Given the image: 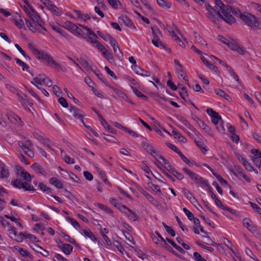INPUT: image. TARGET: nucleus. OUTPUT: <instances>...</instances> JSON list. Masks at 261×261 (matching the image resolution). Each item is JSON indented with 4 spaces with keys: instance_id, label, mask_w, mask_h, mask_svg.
<instances>
[{
    "instance_id": "obj_1",
    "label": "nucleus",
    "mask_w": 261,
    "mask_h": 261,
    "mask_svg": "<svg viewBox=\"0 0 261 261\" xmlns=\"http://www.w3.org/2000/svg\"><path fill=\"white\" fill-rule=\"evenodd\" d=\"M30 49L36 56V58L40 60L43 59L46 61L49 66H54L56 69H59L60 65L57 63L53 59L52 56L44 51H40L36 48L33 44H28Z\"/></svg>"
},
{
    "instance_id": "obj_2",
    "label": "nucleus",
    "mask_w": 261,
    "mask_h": 261,
    "mask_svg": "<svg viewBox=\"0 0 261 261\" xmlns=\"http://www.w3.org/2000/svg\"><path fill=\"white\" fill-rule=\"evenodd\" d=\"M22 177L25 182H22L20 179H15L11 181L12 185L18 189L22 188L24 191H35V189L31 186L29 182L31 181L32 178L34 177L28 172L25 171L23 174L20 176Z\"/></svg>"
},
{
    "instance_id": "obj_3",
    "label": "nucleus",
    "mask_w": 261,
    "mask_h": 261,
    "mask_svg": "<svg viewBox=\"0 0 261 261\" xmlns=\"http://www.w3.org/2000/svg\"><path fill=\"white\" fill-rule=\"evenodd\" d=\"M241 20L253 30H261V23L257 17L249 13H244V15L241 16Z\"/></svg>"
},
{
    "instance_id": "obj_4",
    "label": "nucleus",
    "mask_w": 261,
    "mask_h": 261,
    "mask_svg": "<svg viewBox=\"0 0 261 261\" xmlns=\"http://www.w3.org/2000/svg\"><path fill=\"white\" fill-rule=\"evenodd\" d=\"M207 17L213 22L216 23V21H220L223 19V16L218 10L217 7H214L206 13Z\"/></svg>"
},
{
    "instance_id": "obj_5",
    "label": "nucleus",
    "mask_w": 261,
    "mask_h": 261,
    "mask_svg": "<svg viewBox=\"0 0 261 261\" xmlns=\"http://www.w3.org/2000/svg\"><path fill=\"white\" fill-rule=\"evenodd\" d=\"M232 7L230 6L229 5L226 6V10L225 11L226 14H224L223 16V19L222 20L225 21L227 23L231 24L236 22V19L234 17L230 14L232 12Z\"/></svg>"
},
{
    "instance_id": "obj_6",
    "label": "nucleus",
    "mask_w": 261,
    "mask_h": 261,
    "mask_svg": "<svg viewBox=\"0 0 261 261\" xmlns=\"http://www.w3.org/2000/svg\"><path fill=\"white\" fill-rule=\"evenodd\" d=\"M252 223V221L248 218H245L243 220V224L251 232L255 233L257 231V226L252 225L250 224Z\"/></svg>"
},
{
    "instance_id": "obj_7",
    "label": "nucleus",
    "mask_w": 261,
    "mask_h": 261,
    "mask_svg": "<svg viewBox=\"0 0 261 261\" xmlns=\"http://www.w3.org/2000/svg\"><path fill=\"white\" fill-rule=\"evenodd\" d=\"M69 110L71 113H73V115L75 118H82V115H84V113L83 111L72 105L70 106Z\"/></svg>"
},
{
    "instance_id": "obj_8",
    "label": "nucleus",
    "mask_w": 261,
    "mask_h": 261,
    "mask_svg": "<svg viewBox=\"0 0 261 261\" xmlns=\"http://www.w3.org/2000/svg\"><path fill=\"white\" fill-rule=\"evenodd\" d=\"M160 246L163 248L164 249H166V250L168 251L169 252L172 253L173 254H174L175 256L184 259L183 257L180 255L179 254H178L176 251H175L173 248L169 245L166 242L164 243H162L160 244Z\"/></svg>"
},
{
    "instance_id": "obj_9",
    "label": "nucleus",
    "mask_w": 261,
    "mask_h": 261,
    "mask_svg": "<svg viewBox=\"0 0 261 261\" xmlns=\"http://www.w3.org/2000/svg\"><path fill=\"white\" fill-rule=\"evenodd\" d=\"M31 11L33 12L31 13L28 17L32 21L33 23H37L39 22V19H40V16L39 14L34 10V9H32Z\"/></svg>"
},
{
    "instance_id": "obj_10",
    "label": "nucleus",
    "mask_w": 261,
    "mask_h": 261,
    "mask_svg": "<svg viewBox=\"0 0 261 261\" xmlns=\"http://www.w3.org/2000/svg\"><path fill=\"white\" fill-rule=\"evenodd\" d=\"M201 59L202 61V62L204 63V64L210 69L213 70L215 72L217 73L218 74H220V71L218 70V68L213 65L212 64H211L208 62V61H207V60L203 57H201Z\"/></svg>"
},
{
    "instance_id": "obj_11",
    "label": "nucleus",
    "mask_w": 261,
    "mask_h": 261,
    "mask_svg": "<svg viewBox=\"0 0 261 261\" xmlns=\"http://www.w3.org/2000/svg\"><path fill=\"white\" fill-rule=\"evenodd\" d=\"M118 21L120 23H123L128 27H131L133 22L126 15H122L118 18Z\"/></svg>"
},
{
    "instance_id": "obj_12",
    "label": "nucleus",
    "mask_w": 261,
    "mask_h": 261,
    "mask_svg": "<svg viewBox=\"0 0 261 261\" xmlns=\"http://www.w3.org/2000/svg\"><path fill=\"white\" fill-rule=\"evenodd\" d=\"M58 247L60 248L62 251L66 254H70L72 251L73 247L69 244H64L61 245H58Z\"/></svg>"
},
{
    "instance_id": "obj_13",
    "label": "nucleus",
    "mask_w": 261,
    "mask_h": 261,
    "mask_svg": "<svg viewBox=\"0 0 261 261\" xmlns=\"http://www.w3.org/2000/svg\"><path fill=\"white\" fill-rule=\"evenodd\" d=\"M141 145L147 152L150 154L153 157H155L154 155L155 150L151 145L145 142H142Z\"/></svg>"
},
{
    "instance_id": "obj_14",
    "label": "nucleus",
    "mask_w": 261,
    "mask_h": 261,
    "mask_svg": "<svg viewBox=\"0 0 261 261\" xmlns=\"http://www.w3.org/2000/svg\"><path fill=\"white\" fill-rule=\"evenodd\" d=\"M109 202L119 210H122V208H127V206L118 202L117 200L114 198H110Z\"/></svg>"
},
{
    "instance_id": "obj_15",
    "label": "nucleus",
    "mask_w": 261,
    "mask_h": 261,
    "mask_svg": "<svg viewBox=\"0 0 261 261\" xmlns=\"http://www.w3.org/2000/svg\"><path fill=\"white\" fill-rule=\"evenodd\" d=\"M49 181L50 184L55 186L56 188L58 189H63V185L62 183L58 180L56 177H51L49 179Z\"/></svg>"
},
{
    "instance_id": "obj_16",
    "label": "nucleus",
    "mask_w": 261,
    "mask_h": 261,
    "mask_svg": "<svg viewBox=\"0 0 261 261\" xmlns=\"http://www.w3.org/2000/svg\"><path fill=\"white\" fill-rule=\"evenodd\" d=\"M136 70H134L136 74L143 76H149L151 75L150 71L144 70L140 67L137 66Z\"/></svg>"
},
{
    "instance_id": "obj_17",
    "label": "nucleus",
    "mask_w": 261,
    "mask_h": 261,
    "mask_svg": "<svg viewBox=\"0 0 261 261\" xmlns=\"http://www.w3.org/2000/svg\"><path fill=\"white\" fill-rule=\"evenodd\" d=\"M92 71L94 73V74L97 76V77L107 86L109 87V88H112V86L109 84V83L107 82L106 79L103 76L102 74L100 73L98 70L93 69Z\"/></svg>"
},
{
    "instance_id": "obj_18",
    "label": "nucleus",
    "mask_w": 261,
    "mask_h": 261,
    "mask_svg": "<svg viewBox=\"0 0 261 261\" xmlns=\"http://www.w3.org/2000/svg\"><path fill=\"white\" fill-rule=\"evenodd\" d=\"M152 31V34L153 36V38L152 39H156L158 40L160 39L159 35L162 36V33L159 30L156 26H153L151 28Z\"/></svg>"
},
{
    "instance_id": "obj_19",
    "label": "nucleus",
    "mask_w": 261,
    "mask_h": 261,
    "mask_svg": "<svg viewBox=\"0 0 261 261\" xmlns=\"http://www.w3.org/2000/svg\"><path fill=\"white\" fill-rule=\"evenodd\" d=\"M77 61L82 65V66L86 69L88 71H92L93 70L92 67L89 65L88 62L84 59L81 58L80 59H76Z\"/></svg>"
},
{
    "instance_id": "obj_20",
    "label": "nucleus",
    "mask_w": 261,
    "mask_h": 261,
    "mask_svg": "<svg viewBox=\"0 0 261 261\" xmlns=\"http://www.w3.org/2000/svg\"><path fill=\"white\" fill-rule=\"evenodd\" d=\"M31 167L37 173H40L43 175H46V172L44 169L37 163H34L31 166Z\"/></svg>"
},
{
    "instance_id": "obj_21",
    "label": "nucleus",
    "mask_w": 261,
    "mask_h": 261,
    "mask_svg": "<svg viewBox=\"0 0 261 261\" xmlns=\"http://www.w3.org/2000/svg\"><path fill=\"white\" fill-rule=\"evenodd\" d=\"M172 135L174 136V138L177 139L179 142L182 143H186L187 139L184 136L181 135L175 130H173L172 132Z\"/></svg>"
},
{
    "instance_id": "obj_22",
    "label": "nucleus",
    "mask_w": 261,
    "mask_h": 261,
    "mask_svg": "<svg viewBox=\"0 0 261 261\" xmlns=\"http://www.w3.org/2000/svg\"><path fill=\"white\" fill-rule=\"evenodd\" d=\"M127 211L130 213V214H128L126 212H124V215L127 217L130 220H133L135 221L137 220V214L134 212L133 211L130 210L129 208L127 207Z\"/></svg>"
},
{
    "instance_id": "obj_23",
    "label": "nucleus",
    "mask_w": 261,
    "mask_h": 261,
    "mask_svg": "<svg viewBox=\"0 0 261 261\" xmlns=\"http://www.w3.org/2000/svg\"><path fill=\"white\" fill-rule=\"evenodd\" d=\"M93 35H88V37H85V38L91 43L96 44L98 42L96 40L98 37L94 32H93Z\"/></svg>"
},
{
    "instance_id": "obj_24",
    "label": "nucleus",
    "mask_w": 261,
    "mask_h": 261,
    "mask_svg": "<svg viewBox=\"0 0 261 261\" xmlns=\"http://www.w3.org/2000/svg\"><path fill=\"white\" fill-rule=\"evenodd\" d=\"M186 198L194 205L195 207H196L197 209L199 210V208L197 207L196 205H195V203H197V205H198L201 208H202V206L200 205V204L198 203L197 199L193 196L191 193H189V195L186 196Z\"/></svg>"
},
{
    "instance_id": "obj_25",
    "label": "nucleus",
    "mask_w": 261,
    "mask_h": 261,
    "mask_svg": "<svg viewBox=\"0 0 261 261\" xmlns=\"http://www.w3.org/2000/svg\"><path fill=\"white\" fill-rule=\"evenodd\" d=\"M216 93L221 97H224L225 99L229 100L231 98L230 97L226 94L224 91L220 89L215 90Z\"/></svg>"
},
{
    "instance_id": "obj_26",
    "label": "nucleus",
    "mask_w": 261,
    "mask_h": 261,
    "mask_svg": "<svg viewBox=\"0 0 261 261\" xmlns=\"http://www.w3.org/2000/svg\"><path fill=\"white\" fill-rule=\"evenodd\" d=\"M13 20L14 21V23H15V24L19 28V29H22V28H24V22H23V20L22 19V18H20V19H17V18H14L13 17Z\"/></svg>"
},
{
    "instance_id": "obj_27",
    "label": "nucleus",
    "mask_w": 261,
    "mask_h": 261,
    "mask_svg": "<svg viewBox=\"0 0 261 261\" xmlns=\"http://www.w3.org/2000/svg\"><path fill=\"white\" fill-rule=\"evenodd\" d=\"M38 187L44 192H47V193H53V190L50 188L47 187L45 184L42 182H40L38 185Z\"/></svg>"
},
{
    "instance_id": "obj_28",
    "label": "nucleus",
    "mask_w": 261,
    "mask_h": 261,
    "mask_svg": "<svg viewBox=\"0 0 261 261\" xmlns=\"http://www.w3.org/2000/svg\"><path fill=\"white\" fill-rule=\"evenodd\" d=\"M83 232L85 236L90 238L91 240L95 241L97 240L96 238L95 237L92 232L90 230H87L86 229L83 230Z\"/></svg>"
},
{
    "instance_id": "obj_29",
    "label": "nucleus",
    "mask_w": 261,
    "mask_h": 261,
    "mask_svg": "<svg viewBox=\"0 0 261 261\" xmlns=\"http://www.w3.org/2000/svg\"><path fill=\"white\" fill-rule=\"evenodd\" d=\"M203 238H205V242L206 245H212L214 246L219 247L221 245L220 244H217L214 242L208 236H203Z\"/></svg>"
},
{
    "instance_id": "obj_30",
    "label": "nucleus",
    "mask_w": 261,
    "mask_h": 261,
    "mask_svg": "<svg viewBox=\"0 0 261 261\" xmlns=\"http://www.w3.org/2000/svg\"><path fill=\"white\" fill-rule=\"evenodd\" d=\"M113 48V50L114 53L116 54L117 58L120 60V61H122L123 59V55L122 52L121 51V50L119 48V47L118 46V48L117 47H114Z\"/></svg>"
},
{
    "instance_id": "obj_31",
    "label": "nucleus",
    "mask_w": 261,
    "mask_h": 261,
    "mask_svg": "<svg viewBox=\"0 0 261 261\" xmlns=\"http://www.w3.org/2000/svg\"><path fill=\"white\" fill-rule=\"evenodd\" d=\"M243 169L239 166H234L233 169L232 170V172L234 175L237 176V173L240 175L243 174Z\"/></svg>"
},
{
    "instance_id": "obj_32",
    "label": "nucleus",
    "mask_w": 261,
    "mask_h": 261,
    "mask_svg": "<svg viewBox=\"0 0 261 261\" xmlns=\"http://www.w3.org/2000/svg\"><path fill=\"white\" fill-rule=\"evenodd\" d=\"M158 5L164 9H168L171 7V5L166 3L164 0H156Z\"/></svg>"
},
{
    "instance_id": "obj_33",
    "label": "nucleus",
    "mask_w": 261,
    "mask_h": 261,
    "mask_svg": "<svg viewBox=\"0 0 261 261\" xmlns=\"http://www.w3.org/2000/svg\"><path fill=\"white\" fill-rule=\"evenodd\" d=\"M66 219L70 222L71 224L75 229H76V230L79 229L80 227V224L76 220H75L74 219L72 218L68 217H66Z\"/></svg>"
},
{
    "instance_id": "obj_34",
    "label": "nucleus",
    "mask_w": 261,
    "mask_h": 261,
    "mask_svg": "<svg viewBox=\"0 0 261 261\" xmlns=\"http://www.w3.org/2000/svg\"><path fill=\"white\" fill-rule=\"evenodd\" d=\"M20 102L24 109H27L29 105L31 106V104H32L27 96H24V98L20 101Z\"/></svg>"
},
{
    "instance_id": "obj_35",
    "label": "nucleus",
    "mask_w": 261,
    "mask_h": 261,
    "mask_svg": "<svg viewBox=\"0 0 261 261\" xmlns=\"http://www.w3.org/2000/svg\"><path fill=\"white\" fill-rule=\"evenodd\" d=\"M107 41H109L110 42L113 48H114V47L118 48L119 45L116 39H114L111 35L110 36H108V39Z\"/></svg>"
},
{
    "instance_id": "obj_36",
    "label": "nucleus",
    "mask_w": 261,
    "mask_h": 261,
    "mask_svg": "<svg viewBox=\"0 0 261 261\" xmlns=\"http://www.w3.org/2000/svg\"><path fill=\"white\" fill-rule=\"evenodd\" d=\"M48 10H50L53 13L55 14L56 15H60L61 13L59 11V9L57 7L54 5V4L51 5L49 8H48Z\"/></svg>"
},
{
    "instance_id": "obj_37",
    "label": "nucleus",
    "mask_w": 261,
    "mask_h": 261,
    "mask_svg": "<svg viewBox=\"0 0 261 261\" xmlns=\"http://www.w3.org/2000/svg\"><path fill=\"white\" fill-rule=\"evenodd\" d=\"M15 60L16 63L22 67V69L23 71H24L25 69H28L29 68V66L20 59L15 58Z\"/></svg>"
},
{
    "instance_id": "obj_38",
    "label": "nucleus",
    "mask_w": 261,
    "mask_h": 261,
    "mask_svg": "<svg viewBox=\"0 0 261 261\" xmlns=\"http://www.w3.org/2000/svg\"><path fill=\"white\" fill-rule=\"evenodd\" d=\"M147 185L153 191L156 190V192H159L160 193V195H162L161 191V189L159 186L154 185L152 182H148Z\"/></svg>"
},
{
    "instance_id": "obj_39",
    "label": "nucleus",
    "mask_w": 261,
    "mask_h": 261,
    "mask_svg": "<svg viewBox=\"0 0 261 261\" xmlns=\"http://www.w3.org/2000/svg\"><path fill=\"white\" fill-rule=\"evenodd\" d=\"M69 176L70 177V178L73 180L74 181L77 182V183H81V180L80 179V178L76 176L74 173H73L71 171H67Z\"/></svg>"
},
{
    "instance_id": "obj_40",
    "label": "nucleus",
    "mask_w": 261,
    "mask_h": 261,
    "mask_svg": "<svg viewBox=\"0 0 261 261\" xmlns=\"http://www.w3.org/2000/svg\"><path fill=\"white\" fill-rule=\"evenodd\" d=\"M141 168L146 173L149 174V173H152L150 171L149 168L147 165V162L145 161L142 162V165L140 166Z\"/></svg>"
},
{
    "instance_id": "obj_41",
    "label": "nucleus",
    "mask_w": 261,
    "mask_h": 261,
    "mask_svg": "<svg viewBox=\"0 0 261 261\" xmlns=\"http://www.w3.org/2000/svg\"><path fill=\"white\" fill-rule=\"evenodd\" d=\"M227 45L231 48L232 50H235L238 48V46L239 45L237 42L233 41L232 42H228L227 43Z\"/></svg>"
},
{
    "instance_id": "obj_42",
    "label": "nucleus",
    "mask_w": 261,
    "mask_h": 261,
    "mask_svg": "<svg viewBox=\"0 0 261 261\" xmlns=\"http://www.w3.org/2000/svg\"><path fill=\"white\" fill-rule=\"evenodd\" d=\"M101 135L103 136V139L108 142H115V141L116 140V138L113 136L110 135H107L105 133L101 134Z\"/></svg>"
},
{
    "instance_id": "obj_43",
    "label": "nucleus",
    "mask_w": 261,
    "mask_h": 261,
    "mask_svg": "<svg viewBox=\"0 0 261 261\" xmlns=\"http://www.w3.org/2000/svg\"><path fill=\"white\" fill-rule=\"evenodd\" d=\"M120 98H121L124 100L130 103L132 105H134L135 103L130 99L129 98L122 92H119V94L118 95Z\"/></svg>"
},
{
    "instance_id": "obj_44",
    "label": "nucleus",
    "mask_w": 261,
    "mask_h": 261,
    "mask_svg": "<svg viewBox=\"0 0 261 261\" xmlns=\"http://www.w3.org/2000/svg\"><path fill=\"white\" fill-rule=\"evenodd\" d=\"M53 92L57 97H59L62 94V91L57 85H54L53 86Z\"/></svg>"
},
{
    "instance_id": "obj_45",
    "label": "nucleus",
    "mask_w": 261,
    "mask_h": 261,
    "mask_svg": "<svg viewBox=\"0 0 261 261\" xmlns=\"http://www.w3.org/2000/svg\"><path fill=\"white\" fill-rule=\"evenodd\" d=\"M183 211L189 219V220L192 221L195 218L194 215L192 212L189 211L187 208L184 207L183 208Z\"/></svg>"
},
{
    "instance_id": "obj_46",
    "label": "nucleus",
    "mask_w": 261,
    "mask_h": 261,
    "mask_svg": "<svg viewBox=\"0 0 261 261\" xmlns=\"http://www.w3.org/2000/svg\"><path fill=\"white\" fill-rule=\"evenodd\" d=\"M231 13L237 17H239L241 19V16L244 15V13H242L239 9L232 7Z\"/></svg>"
},
{
    "instance_id": "obj_47",
    "label": "nucleus",
    "mask_w": 261,
    "mask_h": 261,
    "mask_svg": "<svg viewBox=\"0 0 261 261\" xmlns=\"http://www.w3.org/2000/svg\"><path fill=\"white\" fill-rule=\"evenodd\" d=\"M115 247H117L118 250L121 253H123L124 251H125L124 248L120 244V243L117 241H115L113 243Z\"/></svg>"
},
{
    "instance_id": "obj_48",
    "label": "nucleus",
    "mask_w": 261,
    "mask_h": 261,
    "mask_svg": "<svg viewBox=\"0 0 261 261\" xmlns=\"http://www.w3.org/2000/svg\"><path fill=\"white\" fill-rule=\"evenodd\" d=\"M195 142L197 146L200 148V149L202 150L203 153H205L207 151V149L205 148L206 146L204 145L203 143L200 141H196L195 140Z\"/></svg>"
},
{
    "instance_id": "obj_49",
    "label": "nucleus",
    "mask_w": 261,
    "mask_h": 261,
    "mask_svg": "<svg viewBox=\"0 0 261 261\" xmlns=\"http://www.w3.org/2000/svg\"><path fill=\"white\" fill-rule=\"evenodd\" d=\"M64 90L66 92L67 96L69 98H71L74 101V102L75 103L77 104L78 105L80 106L81 105V103L79 101V100L76 99L75 97H74L73 95L68 92V90L66 88H64Z\"/></svg>"
},
{
    "instance_id": "obj_50",
    "label": "nucleus",
    "mask_w": 261,
    "mask_h": 261,
    "mask_svg": "<svg viewBox=\"0 0 261 261\" xmlns=\"http://www.w3.org/2000/svg\"><path fill=\"white\" fill-rule=\"evenodd\" d=\"M58 102L63 108L68 107V104L65 98L63 97H60L58 99Z\"/></svg>"
},
{
    "instance_id": "obj_51",
    "label": "nucleus",
    "mask_w": 261,
    "mask_h": 261,
    "mask_svg": "<svg viewBox=\"0 0 261 261\" xmlns=\"http://www.w3.org/2000/svg\"><path fill=\"white\" fill-rule=\"evenodd\" d=\"M108 2L110 5L114 9L117 8V3H119L120 5H121L120 2L118 0H108Z\"/></svg>"
},
{
    "instance_id": "obj_52",
    "label": "nucleus",
    "mask_w": 261,
    "mask_h": 261,
    "mask_svg": "<svg viewBox=\"0 0 261 261\" xmlns=\"http://www.w3.org/2000/svg\"><path fill=\"white\" fill-rule=\"evenodd\" d=\"M216 178L219 180L222 185L224 186H226L228 184L227 181L223 179L220 175L217 174L216 173L214 175Z\"/></svg>"
},
{
    "instance_id": "obj_53",
    "label": "nucleus",
    "mask_w": 261,
    "mask_h": 261,
    "mask_svg": "<svg viewBox=\"0 0 261 261\" xmlns=\"http://www.w3.org/2000/svg\"><path fill=\"white\" fill-rule=\"evenodd\" d=\"M197 184H200L201 185H204L206 187L207 186H209V184L208 183L207 180H205L201 176H199L197 182H196Z\"/></svg>"
},
{
    "instance_id": "obj_54",
    "label": "nucleus",
    "mask_w": 261,
    "mask_h": 261,
    "mask_svg": "<svg viewBox=\"0 0 261 261\" xmlns=\"http://www.w3.org/2000/svg\"><path fill=\"white\" fill-rule=\"evenodd\" d=\"M221 120H222V118L219 114L212 117V121L215 125H217L218 122Z\"/></svg>"
},
{
    "instance_id": "obj_55",
    "label": "nucleus",
    "mask_w": 261,
    "mask_h": 261,
    "mask_svg": "<svg viewBox=\"0 0 261 261\" xmlns=\"http://www.w3.org/2000/svg\"><path fill=\"white\" fill-rule=\"evenodd\" d=\"M64 160L68 164H72L74 163V160L73 158H70L66 154V153H64Z\"/></svg>"
},
{
    "instance_id": "obj_56",
    "label": "nucleus",
    "mask_w": 261,
    "mask_h": 261,
    "mask_svg": "<svg viewBox=\"0 0 261 261\" xmlns=\"http://www.w3.org/2000/svg\"><path fill=\"white\" fill-rule=\"evenodd\" d=\"M179 152L177 153L181 158V159L188 165L191 166V165L193 164L180 151H178Z\"/></svg>"
},
{
    "instance_id": "obj_57",
    "label": "nucleus",
    "mask_w": 261,
    "mask_h": 261,
    "mask_svg": "<svg viewBox=\"0 0 261 261\" xmlns=\"http://www.w3.org/2000/svg\"><path fill=\"white\" fill-rule=\"evenodd\" d=\"M28 27L32 32H36L38 31L39 33H41L40 30H38L36 23H31Z\"/></svg>"
},
{
    "instance_id": "obj_58",
    "label": "nucleus",
    "mask_w": 261,
    "mask_h": 261,
    "mask_svg": "<svg viewBox=\"0 0 261 261\" xmlns=\"http://www.w3.org/2000/svg\"><path fill=\"white\" fill-rule=\"evenodd\" d=\"M20 254L23 256L29 257L31 259H33V256L26 250L23 249L20 250Z\"/></svg>"
},
{
    "instance_id": "obj_59",
    "label": "nucleus",
    "mask_w": 261,
    "mask_h": 261,
    "mask_svg": "<svg viewBox=\"0 0 261 261\" xmlns=\"http://www.w3.org/2000/svg\"><path fill=\"white\" fill-rule=\"evenodd\" d=\"M145 197L146 199L150 201L152 204L156 205V201L154 199V198L149 193L146 194Z\"/></svg>"
},
{
    "instance_id": "obj_60",
    "label": "nucleus",
    "mask_w": 261,
    "mask_h": 261,
    "mask_svg": "<svg viewBox=\"0 0 261 261\" xmlns=\"http://www.w3.org/2000/svg\"><path fill=\"white\" fill-rule=\"evenodd\" d=\"M129 61L133 64V65L131 66L132 69L133 70H136V68H137V65H136V61L135 58L131 56L128 58Z\"/></svg>"
},
{
    "instance_id": "obj_61",
    "label": "nucleus",
    "mask_w": 261,
    "mask_h": 261,
    "mask_svg": "<svg viewBox=\"0 0 261 261\" xmlns=\"http://www.w3.org/2000/svg\"><path fill=\"white\" fill-rule=\"evenodd\" d=\"M193 256L196 261H206L205 258L201 257V255L198 252H194Z\"/></svg>"
},
{
    "instance_id": "obj_62",
    "label": "nucleus",
    "mask_w": 261,
    "mask_h": 261,
    "mask_svg": "<svg viewBox=\"0 0 261 261\" xmlns=\"http://www.w3.org/2000/svg\"><path fill=\"white\" fill-rule=\"evenodd\" d=\"M249 204L253 209L256 210L257 213L261 214V208L256 204L250 201L249 202Z\"/></svg>"
},
{
    "instance_id": "obj_63",
    "label": "nucleus",
    "mask_w": 261,
    "mask_h": 261,
    "mask_svg": "<svg viewBox=\"0 0 261 261\" xmlns=\"http://www.w3.org/2000/svg\"><path fill=\"white\" fill-rule=\"evenodd\" d=\"M64 259L63 256L58 253H56L53 258L54 261H64Z\"/></svg>"
},
{
    "instance_id": "obj_64",
    "label": "nucleus",
    "mask_w": 261,
    "mask_h": 261,
    "mask_svg": "<svg viewBox=\"0 0 261 261\" xmlns=\"http://www.w3.org/2000/svg\"><path fill=\"white\" fill-rule=\"evenodd\" d=\"M251 153L258 159L261 158V152L258 149H253L251 150Z\"/></svg>"
}]
</instances>
